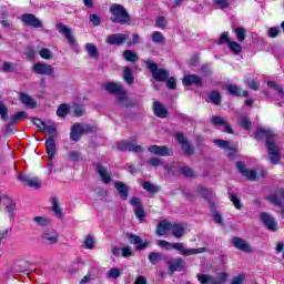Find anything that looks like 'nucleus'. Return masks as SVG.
Masks as SVG:
<instances>
[{
  "instance_id": "obj_40",
  "label": "nucleus",
  "mask_w": 284,
  "mask_h": 284,
  "mask_svg": "<svg viewBox=\"0 0 284 284\" xmlns=\"http://www.w3.org/2000/svg\"><path fill=\"white\" fill-rule=\"evenodd\" d=\"M85 50L92 59H98L99 57V50L97 49V45L94 43H87Z\"/></svg>"
},
{
  "instance_id": "obj_1",
  "label": "nucleus",
  "mask_w": 284,
  "mask_h": 284,
  "mask_svg": "<svg viewBox=\"0 0 284 284\" xmlns=\"http://www.w3.org/2000/svg\"><path fill=\"white\" fill-rule=\"evenodd\" d=\"M272 136H274V133L265 128H258L255 132L256 139H266V148L268 150L270 161L273 165H276L277 163H281V155L278 146H276V144L270 140Z\"/></svg>"
},
{
  "instance_id": "obj_50",
  "label": "nucleus",
  "mask_w": 284,
  "mask_h": 284,
  "mask_svg": "<svg viewBox=\"0 0 284 284\" xmlns=\"http://www.w3.org/2000/svg\"><path fill=\"white\" fill-rule=\"evenodd\" d=\"M142 187H143L144 190H146V192H150L151 194H156V192H159V190H160L159 186H156V185H154V184H152V183H150V182H144V183L142 184Z\"/></svg>"
},
{
  "instance_id": "obj_24",
  "label": "nucleus",
  "mask_w": 284,
  "mask_h": 284,
  "mask_svg": "<svg viewBox=\"0 0 284 284\" xmlns=\"http://www.w3.org/2000/svg\"><path fill=\"white\" fill-rule=\"evenodd\" d=\"M172 225L173 223L168 220L160 221L156 229L158 236H168L172 232Z\"/></svg>"
},
{
  "instance_id": "obj_19",
  "label": "nucleus",
  "mask_w": 284,
  "mask_h": 284,
  "mask_svg": "<svg viewBox=\"0 0 284 284\" xmlns=\"http://www.w3.org/2000/svg\"><path fill=\"white\" fill-rule=\"evenodd\" d=\"M233 246L235 250H240V252H245L246 254H252V246L245 240L241 237H233L232 240Z\"/></svg>"
},
{
  "instance_id": "obj_52",
  "label": "nucleus",
  "mask_w": 284,
  "mask_h": 284,
  "mask_svg": "<svg viewBox=\"0 0 284 284\" xmlns=\"http://www.w3.org/2000/svg\"><path fill=\"white\" fill-rule=\"evenodd\" d=\"M155 26L161 30H165V28H168V19H165L163 16H159L155 20Z\"/></svg>"
},
{
  "instance_id": "obj_43",
  "label": "nucleus",
  "mask_w": 284,
  "mask_h": 284,
  "mask_svg": "<svg viewBox=\"0 0 284 284\" xmlns=\"http://www.w3.org/2000/svg\"><path fill=\"white\" fill-rule=\"evenodd\" d=\"M123 57L125 61H129L130 63H136V61H139V55L131 50H125Z\"/></svg>"
},
{
  "instance_id": "obj_8",
  "label": "nucleus",
  "mask_w": 284,
  "mask_h": 284,
  "mask_svg": "<svg viewBox=\"0 0 284 284\" xmlns=\"http://www.w3.org/2000/svg\"><path fill=\"white\" fill-rule=\"evenodd\" d=\"M260 217L268 232H278V222L276 221V219H274V216L270 215L266 212H263L261 213Z\"/></svg>"
},
{
  "instance_id": "obj_7",
  "label": "nucleus",
  "mask_w": 284,
  "mask_h": 284,
  "mask_svg": "<svg viewBox=\"0 0 284 284\" xmlns=\"http://www.w3.org/2000/svg\"><path fill=\"white\" fill-rule=\"evenodd\" d=\"M45 150H47V154L49 156V166H48V174H52V169L54 168V163L52 162V159H54L55 154H57V143L54 142V139L49 138L45 141Z\"/></svg>"
},
{
  "instance_id": "obj_15",
  "label": "nucleus",
  "mask_w": 284,
  "mask_h": 284,
  "mask_svg": "<svg viewBox=\"0 0 284 284\" xmlns=\"http://www.w3.org/2000/svg\"><path fill=\"white\" fill-rule=\"evenodd\" d=\"M18 181H21V183L23 185H26L27 187H36L39 189L41 187L42 183L40 180H38L37 178H31L30 175H26V174H18Z\"/></svg>"
},
{
  "instance_id": "obj_61",
  "label": "nucleus",
  "mask_w": 284,
  "mask_h": 284,
  "mask_svg": "<svg viewBox=\"0 0 284 284\" xmlns=\"http://www.w3.org/2000/svg\"><path fill=\"white\" fill-rule=\"evenodd\" d=\"M246 83H247L250 90H258V88H261V83L258 82V80L250 79L246 81Z\"/></svg>"
},
{
  "instance_id": "obj_42",
  "label": "nucleus",
  "mask_w": 284,
  "mask_h": 284,
  "mask_svg": "<svg viewBox=\"0 0 284 284\" xmlns=\"http://www.w3.org/2000/svg\"><path fill=\"white\" fill-rule=\"evenodd\" d=\"M239 123L244 130H251L252 128V121L245 114L239 116Z\"/></svg>"
},
{
  "instance_id": "obj_63",
  "label": "nucleus",
  "mask_w": 284,
  "mask_h": 284,
  "mask_svg": "<svg viewBox=\"0 0 284 284\" xmlns=\"http://www.w3.org/2000/svg\"><path fill=\"white\" fill-rule=\"evenodd\" d=\"M82 128V134H92V132L95 131L94 126L90 124H81Z\"/></svg>"
},
{
  "instance_id": "obj_25",
  "label": "nucleus",
  "mask_w": 284,
  "mask_h": 284,
  "mask_svg": "<svg viewBox=\"0 0 284 284\" xmlns=\"http://www.w3.org/2000/svg\"><path fill=\"white\" fill-rule=\"evenodd\" d=\"M0 201L2 202V205L6 206L7 212L9 213L10 219L14 216V212L17 210V203L13 202L12 199L8 195H2L0 197Z\"/></svg>"
},
{
  "instance_id": "obj_27",
  "label": "nucleus",
  "mask_w": 284,
  "mask_h": 284,
  "mask_svg": "<svg viewBox=\"0 0 284 284\" xmlns=\"http://www.w3.org/2000/svg\"><path fill=\"white\" fill-rule=\"evenodd\" d=\"M193 191L195 192V194H199L200 196H202V199H205V201H212V189H209L204 185H196L194 186Z\"/></svg>"
},
{
  "instance_id": "obj_14",
  "label": "nucleus",
  "mask_w": 284,
  "mask_h": 284,
  "mask_svg": "<svg viewBox=\"0 0 284 284\" xmlns=\"http://www.w3.org/2000/svg\"><path fill=\"white\" fill-rule=\"evenodd\" d=\"M55 30L60 32V34H63L64 39H67L68 43L71 45H74L75 39L74 36H72V29L63 23L55 24Z\"/></svg>"
},
{
  "instance_id": "obj_45",
  "label": "nucleus",
  "mask_w": 284,
  "mask_h": 284,
  "mask_svg": "<svg viewBox=\"0 0 284 284\" xmlns=\"http://www.w3.org/2000/svg\"><path fill=\"white\" fill-rule=\"evenodd\" d=\"M229 49L231 50V52H233V54H241V52H243V47H241V44H239V42L236 41H231L227 44Z\"/></svg>"
},
{
  "instance_id": "obj_33",
  "label": "nucleus",
  "mask_w": 284,
  "mask_h": 284,
  "mask_svg": "<svg viewBox=\"0 0 284 284\" xmlns=\"http://www.w3.org/2000/svg\"><path fill=\"white\" fill-rule=\"evenodd\" d=\"M20 101L26 105L27 108H30L31 110L33 108H37V102L32 97L28 95L27 93H20Z\"/></svg>"
},
{
  "instance_id": "obj_22",
  "label": "nucleus",
  "mask_w": 284,
  "mask_h": 284,
  "mask_svg": "<svg viewBox=\"0 0 284 284\" xmlns=\"http://www.w3.org/2000/svg\"><path fill=\"white\" fill-rule=\"evenodd\" d=\"M182 83L186 88L190 85H196L197 88H201L203 87V79L196 74H189L183 78Z\"/></svg>"
},
{
  "instance_id": "obj_53",
  "label": "nucleus",
  "mask_w": 284,
  "mask_h": 284,
  "mask_svg": "<svg viewBox=\"0 0 284 284\" xmlns=\"http://www.w3.org/2000/svg\"><path fill=\"white\" fill-rule=\"evenodd\" d=\"M0 119L1 121H8V106L3 101H0Z\"/></svg>"
},
{
  "instance_id": "obj_35",
  "label": "nucleus",
  "mask_w": 284,
  "mask_h": 284,
  "mask_svg": "<svg viewBox=\"0 0 284 284\" xmlns=\"http://www.w3.org/2000/svg\"><path fill=\"white\" fill-rule=\"evenodd\" d=\"M181 175L185 176L186 179H196L199 176V173L194 171L192 168L184 165L180 169Z\"/></svg>"
},
{
  "instance_id": "obj_57",
  "label": "nucleus",
  "mask_w": 284,
  "mask_h": 284,
  "mask_svg": "<svg viewBox=\"0 0 284 284\" xmlns=\"http://www.w3.org/2000/svg\"><path fill=\"white\" fill-rule=\"evenodd\" d=\"M227 273L221 272L217 274V277H215V284H225L227 282Z\"/></svg>"
},
{
  "instance_id": "obj_21",
  "label": "nucleus",
  "mask_w": 284,
  "mask_h": 284,
  "mask_svg": "<svg viewBox=\"0 0 284 284\" xmlns=\"http://www.w3.org/2000/svg\"><path fill=\"white\" fill-rule=\"evenodd\" d=\"M169 272L174 274V272H181V270H185V261L181 257H176L174 260L168 261Z\"/></svg>"
},
{
  "instance_id": "obj_12",
  "label": "nucleus",
  "mask_w": 284,
  "mask_h": 284,
  "mask_svg": "<svg viewBox=\"0 0 284 284\" xmlns=\"http://www.w3.org/2000/svg\"><path fill=\"white\" fill-rule=\"evenodd\" d=\"M20 19L22 23L30 28H43V22L32 13H24Z\"/></svg>"
},
{
  "instance_id": "obj_26",
  "label": "nucleus",
  "mask_w": 284,
  "mask_h": 284,
  "mask_svg": "<svg viewBox=\"0 0 284 284\" xmlns=\"http://www.w3.org/2000/svg\"><path fill=\"white\" fill-rule=\"evenodd\" d=\"M129 239H130V243L132 245H136L135 250L141 251V250H145V247H148L150 245V242L144 241L141 239V236H138L135 234H129Z\"/></svg>"
},
{
  "instance_id": "obj_39",
  "label": "nucleus",
  "mask_w": 284,
  "mask_h": 284,
  "mask_svg": "<svg viewBox=\"0 0 284 284\" xmlns=\"http://www.w3.org/2000/svg\"><path fill=\"white\" fill-rule=\"evenodd\" d=\"M235 37L240 43H243L245 41V38L247 37V30H245L242 27H237L234 29Z\"/></svg>"
},
{
  "instance_id": "obj_46",
  "label": "nucleus",
  "mask_w": 284,
  "mask_h": 284,
  "mask_svg": "<svg viewBox=\"0 0 284 284\" xmlns=\"http://www.w3.org/2000/svg\"><path fill=\"white\" fill-rule=\"evenodd\" d=\"M149 261L152 265H156V263H159V261H163V253L151 252L149 254Z\"/></svg>"
},
{
  "instance_id": "obj_56",
  "label": "nucleus",
  "mask_w": 284,
  "mask_h": 284,
  "mask_svg": "<svg viewBox=\"0 0 284 284\" xmlns=\"http://www.w3.org/2000/svg\"><path fill=\"white\" fill-rule=\"evenodd\" d=\"M213 142L215 143V145H217V148H222L223 150H232V148L230 146V141L214 140Z\"/></svg>"
},
{
  "instance_id": "obj_30",
  "label": "nucleus",
  "mask_w": 284,
  "mask_h": 284,
  "mask_svg": "<svg viewBox=\"0 0 284 284\" xmlns=\"http://www.w3.org/2000/svg\"><path fill=\"white\" fill-rule=\"evenodd\" d=\"M114 187L115 190H118L120 197L123 201H126L128 196L130 195V189L128 187V185L123 182L115 181Z\"/></svg>"
},
{
  "instance_id": "obj_17",
  "label": "nucleus",
  "mask_w": 284,
  "mask_h": 284,
  "mask_svg": "<svg viewBox=\"0 0 284 284\" xmlns=\"http://www.w3.org/2000/svg\"><path fill=\"white\" fill-rule=\"evenodd\" d=\"M149 152L155 154V156H172L174 151L168 146L151 145Z\"/></svg>"
},
{
  "instance_id": "obj_36",
  "label": "nucleus",
  "mask_w": 284,
  "mask_h": 284,
  "mask_svg": "<svg viewBox=\"0 0 284 284\" xmlns=\"http://www.w3.org/2000/svg\"><path fill=\"white\" fill-rule=\"evenodd\" d=\"M33 223H37L39 227H49L52 224V220L47 216H36L33 217Z\"/></svg>"
},
{
  "instance_id": "obj_55",
  "label": "nucleus",
  "mask_w": 284,
  "mask_h": 284,
  "mask_svg": "<svg viewBox=\"0 0 284 284\" xmlns=\"http://www.w3.org/2000/svg\"><path fill=\"white\" fill-rule=\"evenodd\" d=\"M246 281H247V276L245 274H240V275L234 276L231 280L230 284H245Z\"/></svg>"
},
{
  "instance_id": "obj_62",
  "label": "nucleus",
  "mask_w": 284,
  "mask_h": 284,
  "mask_svg": "<svg viewBox=\"0 0 284 284\" xmlns=\"http://www.w3.org/2000/svg\"><path fill=\"white\" fill-rule=\"evenodd\" d=\"M39 54L41 59H45V60L52 59V51H50V49H42L40 50Z\"/></svg>"
},
{
  "instance_id": "obj_23",
  "label": "nucleus",
  "mask_w": 284,
  "mask_h": 284,
  "mask_svg": "<svg viewBox=\"0 0 284 284\" xmlns=\"http://www.w3.org/2000/svg\"><path fill=\"white\" fill-rule=\"evenodd\" d=\"M97 172L101 179V181L108 185L110 183H112V173L110 172V170L101 164H99L97 166Z\"/></svg>"
},
{
  "instance_id": "obj_38",
  "label": "nucleus",
  "mask_w": 284,
  "mask_h": 284,
  "mask_svg": "<svg viewBox=\"0 0 284 284\" xmlns=\"http://www.w3.org/2000/svg\"><path fill=\"white\" fill-rule=\"evenodd\" d=\"M28 116V114H26L24 111H20L18 113H16L14 115L11 116V121H9L7 123V128H12V125H14V123H17V121H21V119H26Z\"/></svg>"
},
{
  "instance_id": "obj_6",
  "label": "nucleus",
  "mask_w": 284,
  "mask_h": 284,
  "mask_svg": "<svg viewBox=\"0 0 284 284\" xmlns=\"http://www.w3.org/2000/svg\"><path fill=\"white\" fill-rule=\"evenodd\" d=\"M148 69L152 72L153 79L155 81H166L170 73L165 69H159L156 64L151 61H146Z\"/></svg>"
},
{
  "instance_id": "obj_34",
  "label": "nucleus",
  "mask_w": 284,
  "mask_h": 284,
  "mask_svg": "<svg viewBox=\"0 0 284 284\" xmlns=\"http://www.w3.org/2000/svg\"><path fill=\"white\" fill-rule=\"evenodd\" d=\"M226 90L233 97H247V91H241L236 84H229Z\"/></svg>"
},
{
  "instance_id": "obj_3",
  "label": "nucleus",
  "mask_w": 284,
  "mask_h": 284,
  "mask_svg": "<svg viewBox=\"0 0 284 284\" xmlns=\"http://www.w3.org/2000/svg\"><path fill=\"white\" fill-rule=\"evenodd\" d=\"M104 89L109 94H113L116 99V101L120 103V105L128 106V90L123 88V84L114 83V82H108L104 84Z\"/></svg>"
},
{
  "instance_id": "obj_54",
  "label": "nucleus",
  "mask_w": 284,
  "mask_h": 284,
  "mask_svg": "<svg viewBox=\"0 0 284 284\" xmlns=\"http://www.w3.org/2000/svg\"><path fill=\"white\" fill-rule=\"evenodd\" d=\"M152 41H153V43H164L165 37H163V33H161L159 31H154L152 33Z\"/></svg>"
},
{
  "instance_id": "obj_47",
  "label": "nucleus",
  "mask_w": 284,
  "mask_h": 284,
  "mask_svg": "<svg viewBox=\"0 0 284 284\" xmlns=\"http://www.w3.org/2000/svg\"><path fill=\"white\" fill-rule=\"evenodd\" d=\"M69 112H70V105H68V104H60V106L57 110V114L61 119L68 116Z\"/></svg>"
},
{
  "instance_id": "obj_5",
  "label": "nucleus",
  "mask_w": 284,
  "mask_h": 284,
  "mask_svg": "<svg viewBox=\"0 0 284 284\" xmlns=\"http://www.w3.org/2000/svg\"><path fill=\"white\" fill-rule=\"evenodd\" d=\"M171 250H176L178 252H181L182 256H194L196 254H203V252L207 251V248L205 247L185 248V246L181 242L172 243Z\"/></svg>"
},
{
  "instance_id": "obj_37",
  "label": "nucleus",
  "mask_w": 284,
  "mask_h": 284,
  "mask_svg": "<svg viewBox=\"0 0 284 284\" xmlns=\"http://www.w3.org/2000/svg\"><path fill=\"white\" fill-rule=\"evenodd\" d=\"M196 278L201 284H215V277L207 274H197Z\"/></svg>"
},
{
  "instance_id": "obj_60",
  "label": "nucleus",
  "mask_w": 284,
  "mask_h": 284,
  "mask_svg": "<svg viewBox=\"0 0 284 284\" xmlns=\"http://www.w3.org/2000/svg\"><path fill=\"white\" fill-rule=\"evenodd\" d=\"M122 272L120 268H111L108 272V277L109 278H119V276H121Z\"/></svg>"
},
{
  "instance_id": "obj_16",
  "label": "nucleus",
  "mask_w": 284,
  "mask_h": 284,
  "mask_svg": "<svg viewBox=\"0 0 284 284\" xmlns=\"http://www.w3.org/2000/svg\"><path fill=\"white\" fill-rule=\"evenodd\" d=\"M176 141L180 143L183 152H185L189 156H192V154H194V148L192 146V144H190L187 138H185L183 133L176 134Z\"/></svg>"
},
{
  "instance_id": "obj_58",
  "label": "nucleus",
  "mask_w": 284,
  "mask_h": 284,
  "mask_svg": "<svg viewBox=\"0 0 284 284\" xmlns=\"http://www.w3.org/2000/svg\"><path fill=\"white\" fill-rule=\"evenodd\" d=\"M44 132H48V134H50V139H54L57 134V128L54 126V124H45Z\"/></svg>"
},
{
  "instance_id": "obj_2",
  "label": "nucleus",
  "mask_w": 284,
  "mask_h": 284,
  "mask_svg": "<svg viewBox=\"0 0 284 284\" xmlns=\"http://www.w3.org/2000/svg\"><path fill=\"white\" fill-rule=\"evenodd\" d=\"M109 10L111 12V21L113 23L125 26L132 21L130 13H128V10L122 4L113 3Z\"/></svg>"
},
{
  "instance_id": "obj_29",
  "label": "nucleus",
  "mask_w": 284,
  "mask_h": 284,
  "mask_svg": "<svg viewBox=\"0 0 284 284\" xmlns=\"http://www.w3.org/2000/svg\"><path fill=\"white\" fill-rule=\"evenodd\" d=\"M185 230H187L185 224L173 223L171 226L172 236L175 239H182V236H185Z\"/></svg>"
},
{
  "instance_id": "obj_32",
  "label": "nucleus",
  "mask_w": 284,
  "mask_h": 284,
  "mask_svg": "<svg viewBox=\"0 0 284 284\" xmlns=\"http://www.w3.org/2000/svg\"><path fill=\"white\" fill-rule=\"evenodd\" d=\"M83 134L81 123H74L71 128L70 139L71 141H79Z\"/></svg>"
},
{
  "instance_id": "obj_11",
  "label": "nucleus",
  "mask_w": 284,
  "mask_h": 284,
  "mask_svg": "<svg viewBox=\"0 0 284 284\" xmlns=\"http://www.w3.org/2000/svg\"><path fill=\"white\" fill-rule=\"evenodd\" d=\"M59 232L54 229H48L42 233V241L45 245H57L59 243Z\"/></svg>"
},
{
  "instance_id": "obj_64",
  "label": "nucleus",
  "mask_w": 284,
  "mask_h": 284,
  "mask_svg": "<svg viewBox=\"0 0 284 284\" xmlns=\"http://www.w3.org/2000/svg\"><path fill=\"white\" fill-rule=\"evenodd\" d=\"M201 73L203 77H212V68H210L207 64L202 65Z\"/></svg>"
},
{
  "instance_id": "obj_18",
  "label": "nucleus",
  "mask_w": 284,
  "mask_h": 284,
  "mask_svg": "<svg viewBox=\"0 0 284 284\" xmlns=\"http://www.w3.org/2000/svg\"><path fill=\"white\" fill-rule=\"evenodd\" d=\"M130 203H131V205H133V207H135L134 214H135L136 219H139V221H143L145 219V216H148V213L141 205V199L133 197L130 200Z\"/></svg>"
},
{
  "instance_id": "obj_9",
  "label": "nucleus",
  "mask_w": 284,
  "mask_h": 284,
  "mask_svg": "<svg viewBox=\"0 0 284 284\" xmlns=\"http://www.w3.org/2000/svg\"><path fill=\"white\" fill-rule=\"evenodd\" d=\"M32 70L34 74H41L43 77H54V67L48 63H34Z\"/></svg>"
},
{
  "instance_id": "obj_59",
  "label": "nucleus",
  "mask_w": 284,
  "mask_h": 284,
  "mask_svg": "<svg viewBox=\"0 0 284 284\" xmlns=\"http://www.w3.org/2000/svg\"><path fill=\"white\" fill-rule=\"evenodd\" d=\"M229 199L233 203L234 207H236V210H241V207H243V204H241V200H239L236 194H230Z\"/></svg>"
},
{
  "instance_id": "obj_28",
  "label": "nucleus",
  "mask_w": 284,
  "mask_h": 284,
  "mask_svg": "<svg viewBox=\"0 0 284 284\" xmlns=\"http://www.w3.org/2000/svg\"><path fill=\"white\" fill-rule=\"evenodd\" d=\"M153 112L158 119H168V109L160 101L153 103Z\"/></svg>"
},
{
  "instance_id": "obj_49",
  "label": "nucleus",
  "mask_w": 284,
  "mask_h": 284,
  "mask_svg": "<svg viewBox=\"0 0 284 284\" xmlns=\"http://www.w3.org/2000/svg\"><path fill=\"white\" fill-rule=\"evenodd\" d=\"M209 99L214 105H221V93L217 91H212L209 95Z\"/></svg>"
},
{
  "instance_id": "obj_20",
  "label": "nucleus",
  "mask_w": 284,
  "mask_h": 284,
  "mask_svg": "<svg viewBox=\"0 0 284 284\" xmlns=\"http://www.w3.org/2000/svg\"><path fill=\"white\" fill-rule=\"evenodd\" d=\"M236 166L241 174L245 176V179H247L248 181H256V179H258V174H256V171L245 168V162L240 161L236 163Z\"/></svg>"
},
{
  "instance_id": "obj_31",
  "label": "nucleus",
  "mask_w": 284,
  "mask_h": 284,
  "mask_svg": "<svg viewBox=\"0 0 284 284\" xmlns=\"http://www.w3.org/2000/svg\"><path fill=\"white\" fill-rule=\"evenodd\" d=\"M213 125H224V131L227 134H234V131L232 130V126H230V123H227L223 118L221 116H213L211 119Z\"/></svg>"
},
{
  "instance_id": "obj_4",
  "label": "nucleus",
  "mask_w": 284,
  "mask_h": 284,
  "mask_svg": "<svg viewBox=\"0 0 284 284\" xmlns=\"http://www.w3.org/2000/svg\"><path fill=\"white\" fill-rule=\"evenodd\" d=\"M267 87L272 90V101L276 105L284 104V88L274 81H268Z\"/></svg>"
},
{
  "instance_id": "obj_41",
  "label": "nucleus",
  "mask_w": 284,
  "mask_h": 284,
  "mask_svg": "<svg viewBox=\"0 0 284 284\" xmlns=\"http://www.w3.org/2000/svg\"><path fill=\"white\" fill-rule=\"evenodd\" d=\"M50 201H51V204H52V211L54 212V214L57 215V216H62V214H63V209H61V206L59 205V199H57V197H51L50 199Z\"/></svg>"
},
{
  "instance_id": "obj_51",
  "label": "nucleus",
  "mask_w": 284,
  "mask_h": 284,
  "mask_svg": "<svg viewBox=\"0 0 284 284\" xmlns=\"http://www.w3.org/2000/svg\"><path fill=\"white\" fill-rule=\"evenodd\" d=\"M142 165H149V168H159V165H161V160L158 158H150L149 160H145Z\"/></svg>"
},
{
  "instance_id": "obj_48",
  "label": "nucleus",
  "mask_w": 284,
  "mask_h": 284,
  "mask_svg": "<svg viewBox=\"0 0 284 284\" xmlns=\"http://www.w3.org/2000/svg\"><path fill=\"white\" fill-rule=\"evenodd\" d=\"M233 0H214V6L220 8V10H225L232 6Z\"/></svg>"
},
{
  "instance_id": "obj_44",
  "label": "nucleus",
  "mask_w": 284,
  "mask_h": 284,
  "mask_svg": "<svg viewBox=\"0 0 284 284\" xmlns=\"http://www.w3.org/2000/svg\"><path fill=\"white\" fill-rule=\"evenodd\" d=\"M123 79L129 85H132V83H134V75L132 74V69H130L129 67L124 69Z\"/></svg>"
},
{
  "instance_id": "obj_13",
  "label": "nucleus",
  "mask_w": 284,
  "mask_h": 284,
  "mask_svg": "<svg viewBox=\"0 0 284 284\" xmlns=\"http://www.w3.org/2000/svg\"><path fill=\"white\" fill-rule=\"evenodd\" d=\"M128 39H130V36L125 33H112L105 39V43L109 45H123Z\"/></svg>"
},
{
  "instance_id": "obj_10",
  "label": "nucleus",
  "mask_w": 284,
  "mask_h": 284,
  "mask_svg": "<svg viewBox=\"0 0 284 284\" xmlns=\"http://www.w3.org/2000/svg\"><path fill=\"white\" fill-rule=\"evenodd\" d=\"M116 149L120 150L121 152H135L136 154H141L143 152V146L134 143V141H121L118 142Z\"/></svg>"
}]
</instances>
